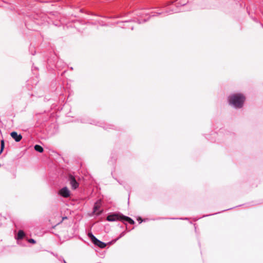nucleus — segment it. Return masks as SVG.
<instances>
[{"label":"nucleus","instance_id":"6e6552de","mask_svg":"<svg viewBox=\"0 0 263 263\" xmlns=\"http://www.w3.org/2000/svg\"><path fill=\"white\" fill-rule=\"evenodd\" d=\"M10 135L16 142H20L22 139V135L21 134H18L16 132H11Z\"/></svg>","mask_w":263,"mask_h":263},{"label":"nucleus","instance_id":"4468645a","mask_svg":"<svg viewBox=\"0 0 263 263\" xmlns=\"http://www.w3.org/2000/svg\"><path fill=\"white\" fill-rule=\"evenodd\" d=\"M4 146H5L4 141L3 140H2V141H1V151H0V154L2 153V152H3V150H4Z\"/></svg>","mask_w":263,"mask_h":263},{"label":"nucleus","instance_id":"f8f14e48","mask_svg":"<svg viewBox=\"0 0 263 263\" xmlns=\"http://www.w3.org/2000/svg\"><path fill=\"white\" fill-rule=\"evenodd\" d=\"M173 7H174V5H172L171 6V10L170 11H166L165 13H167V14H168V13L171 14L172 13H177L179 11L177 7H176L175 8H173Z\"/></svg>","mask_w":263,"mask_h":263},{"label":"nucleus","instance_id":"1a4fd4ad","mask_svg":"<svg viewBox=\"0 0 263 263\" xmlns=\"http://www.w3.org/2000/svg\"><path fill=\"white\" fill-rule=\"evenodd\" d=\"M100 200L97 201L95 203V205H94L93 208V212L94 213H96L97 215H99L102 213L101 211L98 212V211L99 210V209H100Z\"/></svg>","mask_w":263,"mask_h":263},{"label":"nucleus","instance_id":"9b49d317","mask_svg":"<svg viewBox=\"0 0 263 263\" xmlns=\"http://www.w3.org/2000/svg\"><path fill=\"white\" fill-rule=\"evenodd\" d=\"M25 234L23 230H19L17 233V236H16V239L17 240L22 239L25 236Z\"/></svg>","mask_w":263,"mask_h":263},{"label":"nucleus","instance_id":"9d476101","mask_svg":"<svg viewBox=\"0 0 263 263\" xmlns=\"http://www.w3.org/2000/svg\"><path fill=\"white\" fill-rule=\"evenodd\" d=\"M121 221L123 222H127L130 224H134L135 223V221L132 218L123 215Z\"/></svg>","mask_w":263,"mask_h":263},{"label":"nucleus","instance_id":"0eeeda50","mask_svg":"<svg viewBox=\"0 0 263 263\" xmlns=\"http://www.w3.org/2000/svg\"><path fill=\"white\" fill-rule=\"evenodd\" d=\"M133 21H125L120 23L119 26L122 28H129L131 30H133L134 26L132 24Z\"/></svg>","mask_w":263,"mask_h":263},{"label":"nucleus","instance_id":"dca6fc26","mask_svg":"<svg viewBox=\"0 0 263 263\" xmlns=\"http://www.w3.org/2000/svg\"><path fill=\"white\" fill-rule=\"evenodd\" d=\"M125 235V232H122L119 237L117 239V240L119 239V238H121L122 237H123L124 235Z\"/></svg>","mask_w":263,"mask_h":263},{"label":"nucleus","instance_id":"f3484780","mask_svg":"<svg viewBox=\"0 0 263 263\" xmlns=\"http://www.w3.org/2000/svg\"><path fill=\"white\" fill-rule=\"evenodd\" d=\"M138 221H140V223H141L142 221V220L141 219V218H139L138 219Z\"/></svg>","mask_w":263,"mask_h":263},{"label":"nucleus","instance_id":"ddd939ff","mask_svg":"<svg viewBox=\"0 0 263 263\" xmlns=\"http://www.w3.org/2000/svg\"><path fill=\"white\" fill-rule=\"evenodd\" d=\"M34 149L36 151L40 152V153H42L44 151L43 148L41 146L37 145V144H36L34 146Z\"/></svg>","mask_w":263,"mask_h":263},{"label":"nucleus","instance_id":"aec40b11","mask_svg":"<svg viewBox=\"0 0 263 263\" xmlns=\"http://www.w3.org/2000/svg\"><path fill=\"white\" fill-rule=\"evenodd\" d=\"M63 261H64V263H67V262L65 261V260H63Z\"/></svg>","mask_w":263,"mask_h":263},{"label":"nucleus","instance_id":"f257e3e1","mask_svg":"<svg viewBox=\"0 0 263 263\" xmlns=\"http://www.w3.org/2000/svg\"><path fill=\"white\" fill-rule=\"evenodd\" d=\"M228 100L229 104L235 108H241L245 101V97L241 93L233 94L229 97Z\"/></svg>","mask_w":263,"mask_h":263},{"label":"nucleus","instance_id":"6ab92c4d","mask_svg":"<svg viewBox=\"0 0 263 263\" xmlns=\"http://www.w3.org/2000/svg\"><path fill=\"white\" fill-rule=\"evenodd\" d=\"M63 261H64V263H67V262L65 261V260H63Z\"/></svg>","mask_w":263,"mask_h":263},{"label":"nucleus","instance_id":"2eb2a0df","mask_svg":"<svg viewBox=\"0 0 263 263\" xmlns=\"http://www.w3.org/2000/svg\"><path fill=\"white\" fill-rule=\"evenodd\" d=\"M28 242L31 243H35L36 242L35 240L32 238L28 239Z\"/></svg>","mask_w":263,"mask_h":263},{"label":"nucleus","instance_id":"20e7f679","mask_svg":"<svg viewBox=\"0 0 263 263\" xmlns=\"http://www.w3.org/2000/svg\"><path fill=\"white\" fill-rule=\"evenodd\" d=\"M123 215L120 213H113L108 215L106 220L108 221H121Z\"/></svg>","mask_w":263,"mask_h":263},{"label":"nucleus","instance_id":"f03ea898","mask_svg":"<svg viewBox=\"0 0 263 263\" xmlns=\"http://www.w3.org/2000/svg\"><path fill=\"white\" fill-rule=\"evenodd\" d=\"M136 13V15L138 17L137 18V21L138 22V24L145 22L148 18L145 17L146 16L149 15L151 16H154L163 14L162 12H149L148 10L145 9L138 10Z\"/></svg>","mask_w":263,"mask_h":263},{"label":"nucleus","instance_id":"423d86ee","mask_svg":"<svg viewBox=\"0 0 263 263\" xmlns=\"http://www.w3.org/2000/svg\"><path fill=\"white\" fill-rule=\"evenodd\" d=\"M59 194L64 198H68L70 196V191L65 186L62 188L59 191Z\"/></svg>","mask_w":263,"mask_h":263},{"label":"nucleus","instance_id":"39448f33","mask_svg":"<svg viewBox=\"0 0 263 263\" xmlns=\"http://www.w3.org/2000/svg\"><path fill=\"white\" fill-rule=\"evenodd\" d=\"M68 180L69 182L72 189L76 190L79 187V183L77 182L75 177L73 175L69 174Z\"/></svg>","mask_w":263,"mask_h":263},{"label":"nucleus","instance_id":"7ed1b4c3","mask_svg":"<svg viewBox=\"0 0 263 263\" xmlns=\"http://www.w3.org/2000/svg\"><path fill=\"white\" fill-rule=\"evenodd\" d=\"M89 238L92 242L95 245L101 249L104 248L106 246V244L97 238L92 233H89L88 234Z\"/></svg>","mask_w":263,"mask_h":263},{"label":"nucleus","instance_id":"a211bd4d","mask_svg":"<svg viewBox=\"0 0 263 263\" xmlns=\"http://www.w3.org/2000/svg\"><path fill=\"white\" fill-rule=\"evenodd\" d=\"M185 4H186L185 3H181V6H184V5H185Z\"/></svg>","mask_w":263,"mask_h":263}]
</instances>
